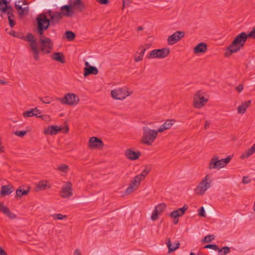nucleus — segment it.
I'll use <instances>...</instances> for the list:
<instances>
[{
    "label": "nucleus",
    "mask_w": 255,
    "mask_h": 255,
    "mask_svg": "<svg viewBox=\"0 0 255 255\" xmlns=\"http://www.w3.org/2000/svg\"><path fill=\"white\" fill-rule=\"evenodd\" d=\"M61 14L62 16H65L70 17L73 15L74 12L72 10V6L71 4H66L61 7Z\"/></svg>",
    "instance_id": "dca6fc26"
},
{
    "label": "nucleus",
    "mask_w": 255,
    "mask_h": 255,
    "mask_svg": "<svg viewBox=\"0 0 255 255\" xmlns=\"http://www.w3.org/2000/svg\"><path fill=\"white\" fill-rule=\"evenodd\" d=\"M149 47V45L147 44H146L144 45H141L138 48V50H140V52L139 53V54L141 55V56L143 57V55L144 54V52L146 51V50Z\"/></svg>",
    "instance_id": "e433bc0d"
},
{
    "label": "nucleus",
    "mask_w": 255,
    "mask_h": 255,
    "mask_svg": "<svg viewBox=\"0 0 255 255\" xmlns=\"http://www.w3.org/2000/svg\"><path fill=\"white\" fill-rule=\"evenodd\" d=\"M246 36L247 38L255 39V26L254 27L252 30L248 33H246Z\"/></svg>",
    "instance_id": "c03bdc74"
},
{
    "label": "nucleus",
    "mask_w": 255,
    "mask_h": 255,
    "mask_svg": "<svg viewBox=\"0 0 255 255\" xmlns=\"http://www.w3.org/2000/svg\"><path fill=\"white\" fill-rule=\"evenodd\" d=\"M32 109L33 112L34 113L36 114V116H35L37 118H38L39 116H38V115L41 114V112L40 111H39L37 108Z\"/></svg>",
    "instance_id": "4d7b16f0"
},
{
    "label": "nucleus",
    "mask_w": 255,
    "mask_h": 255,
    "mask_svg": "<svg viewBox=\"0 0 255 255\" xmlns=\"http://www.w3.org/2000/svg\"><path fill=\"white\" fill-rule=\"evenodd\" d=\"M125 155L129 160H135L139 158L141 152L139 151L135 152L131 148H128L125 151Z\"/></svg>",
    "instance_id": "ddd939ff"
},
{
    "label": "nucleus",
    "mask_w": 255,
    "mask_h": 255,
    "mask_svg": "<svg viewBox=\"0 0 255 255\" xmlns=\"http://www.w3.org/2000/svg\"><path fill=\"white\" fill-rule=\"evenodd\" d=\"M148 175V173H146V172H145L144 171H142V172L138 174V175H137L136 176L139 178L140 179V180L141 181L143 180L144 179V178L146 177V176Z\"/></svg>",
    "instance_id": "de8ad7c7"
},
{
    "label": "nucleus",
    "mask_w": 255,
    "mask_h": 255,
    "mask_svg": "<svg viewBox=\"0 0 255 255\" xmlns=\"http://www.w3.org/2000/svg\"><path fill=\"white\" fill-rule=\"evenodd\" d=\"M0 10L2 12H6L7 10V5H5L4 7H0Z\"/></svg>",
    "instance_id": "69168bd1"
},
{
    "label": "nucleus",
    "mask_w": 255,
    "mask_h": 255,
    "mask_svg": "<svg viewBox=\"0 0 255 255\" xmlns=\"http://www.w3.org/2000/svg\"><path fill=\"white\" fill-rule=\"evenodd\" d=\"M14 190L13 186L11 184L2 186L0 192L1 196L10 195Z\"/></svg>",
    "instance_id": "f3484780"
},
{
    "label": "nucleus",
    "mask_w": 255,
    "mask_h": 255,
    "mask_svg": "<svg viewBox=\"0 0 255 255\" xmlns=\"http://www.w3.org/2000/svg\"><path fill=\"white\" fill-rule=\"evenodd\" d=\"M151 167L149 165H145L143 171L147 173L148 174L151 171Z\"/></svg>",
    "instance_id": "6e6d98bb"
},
{
    "label": "nucleus",
    "mask_w": 255,
    "mask_h": 255,
    "mask_svg": "<svg viewBox=\"0 0 255 255\" xmlns=\"http://www.w3.org/2000/svg\"><path fill=\"white\" fill-rule=\"evenodd\" d=\"M247 39L246 33L245 32H242L237 35L228 47L227 49L230 52V54L240 50L244 46Z\"/></svg>",
    "instance_id": "7ed1b4c3"
},
{
    "label": "nucleus",
    "mask_w": 255,
    "mask_h": 255,
    "mask_svg": "<svg viewBox=\"0 0 255 255\" xmlns=\"http://www.w3.org/2000/svg\"><path fill=\"white\" fill-rule=\"evenodd\" d=\"M26 132L27 131L25 130L16 131L14 132V134L19 137H23L26 134Z\"/></svg>",
    "instance_id": "3c124183"
},
{
    "label": "nucleus",
    "mask_w": 255,
    "mask_h": 255,
    "mask_svg": "<svg viewBox=\"0 0 255 255\" xmlns=\"http://www.w3.org/2000/svg\"><path fill=\"white\" fill-rule=\"evenodd\" d=\"M204 248L205 249H212L216 251V250H218V246L216 245H213V244H208L206 245Z\"/></svg>",
    "instance_id": "8fccbe9b"
},
{
    "label": "nucleus",
    "mask_w": 255,
    "mask_h": 255,
    "mask_svg": "<svg viewBox=\"0 0 255 255\" xmlns=\"http://www.w3.org/2000/svg\"><path fill=\"white\" fill-rule=\"evenodd\" d=\"M210 124V123L209 121H205L204 129H207L209 128Z\"/></svg>",
    "instance_id": "0e129e2a"
},
{
    "label": "nucleus",
    "mask_w": 255,
    "mask_h": 255,
    "mask_svg": "<svg viewBox=\"0 0 255 255\" xmlns=\"http://www.w3.org/2000/svg\"><path fill=\"white\" fill-rule=\"evenodd\" d=\"M62 104L70 106L76 105L79 102V97L74 93H67L63 98H58Z\"/></svg>",
    "instance_id": "39448f33"
},
{
    "label": "nucleus",
    "mask_w": 255,
    "mask_h": 255,
    "mask_svg": "<svg viewBox=\"0 0 255 255\" xmlns=\"http://www.w3.org/2000/svg\"><path fill=\"white\" fill-rule=\"evenodd\" d=\"M20 3V4H22L23 5H27L28 4V2H27L26 0H18L17 3Z\"/></svg>",
    "instance_id": "680f3d73"
},
{
    "label": "nucleus",
    "mask_w": 255,
    "mask_h": 255,
    "mask_svg": "<svg viewBox=\"0 0 255 255\" xmlns=\"http://www.w3.org/2000/svg\"><path fill=\"white\" fill-rule=\"evenodd\" d=\"M158 132V129L155 130L147 127H143L141 142L147 145H151L156 138Z\"/></svg>",
    "instance_id": "20e7f679"
},
{
    "label": "nucleus",
    "mask_w": 255,
    "mask_h": 255,
    "mask_svg": "<svg viewBox=\"0 0 255 255\" xmlns=\"http://www.w3.org/2000/svg\"><path fill=\"white\" fill-rule=\"evenodd\" d=\"M72 7L80 11H83L85 9V5L84 3L81 0H75L72 3H71Z\"/></svg>",
    "instance_id": "5701e85b"
},
{
    "label": "nucleus",
    "mask_w": 255,
    "mask_h": 255,
    "mask_svg": "<svg viewBox=\"0 0 255 255\" xmlns=\"http://www.w3.org/2000/svg\"><path fill=\"white\" fill-rule=\"evenodd\" d=\"M188 208V206L187 205H184L182 208H179L177 210L173 211V212H176V214H179V216H182L185 214Z\"/></svg>",
    "instance_id": "7c9ffc66"
},
{
    "label": "nucleus",
    "mask_w": 255,
    "mask_h": 255,
    "mask_svg": "<svg viewBox=\"0 0 255 255\" xmlns=\"http://www.w3.org/2000/svg\"><path fill=\"white\" fill-rule=\"evenodd\" d=\"M39 100L43 103L45 104H49L51 102V98L48 97H45L43 98H39Z\"/></svg>",
    "instance_id": "49530a36"
},
{
    "label": "nucleus",
    "mask_w": 255,
    "mask_h": 255,
    "mask_svg": "<svg viewBox=\"0 0 255 255\" xmlns=\"http://www.w3.org/2000/svg\"><path fill=\"white\" fill-rule=\"evenodd\" d=\"M88 62L94 65H97V62L94 59H89Z\"/></svg>",
    "instance_id": "bf43d9fd"
},
{
    "label": "nucleus",
    "mask_w": 255,
    "mask_h": 255,
    "mask_svg": "<svg viewBox=\"0 0 255 255\" xmlns=\"http://www.w3.org/2000/svg\"><path fill=\"white\" fill-rule=\"evenodd\" d=\"M175 122V121L173 119L166 120L164 123L158 128V131L162 132L165 130L169 129Z\"/></svg>",
    "instance_id": "aec40b11"
},
{
    "label": "nucleus",
    "mask_w": 255,
    "mask_h": 255,
    "mask_svg": "<svg viewBox=\"0 0 255 255\" xmlns=\"http://www.w3.org/2000/svg\"><path fill=\"white\" fill-rule=\"evenodd\" d=\"M7 13L8 14V19L9 21V26L11 27H13L15 24L14 20L12 18V17H14V15L13 14L12 12L10 11H7Z\"/></svg>",
    "instance_id": "72a5a7b5"
},
{
    "label": "nucleus",
    "mask_w": 255,
    "mask_h": 255,
    "mask_svg": "<svg viewBox=\"0 0 255 255\" xmlns=\"http://www.w3.org/2000/svg\"><path fill=\"white\" fill-rule=\"evenodd\" d=\"M208 168L209 169L220 168L219 158L218 156H215L211 158L208 165Z\"/></svg>",
    "instance_id": "412c9836"
},
{
    "label": "nucleus",
    "mask_w": 255,
    "mask_h": 255,
    "mask_svg": "<svg viewBox=\"0 0 255 255\" xmlns=\"http://www.w3.org/2000/svg\"><path fill=\"white\" fill-rule=\"evenodd\" d=\"M66 38L69 41L74 40L76 37V34L72 31H66L65 33Z\"/></svg>",
    "instance_id": "c85d7f7f"
},
{
    "label": "nucleus",
    "mask_w": 255,
    "mask_h": 255,
    "mask_svg": "<svg viewBox=\"0 0 255 255\" xmlns=\"http://www.w3.org/2000/svg\"><path fill=\"white\" fill-rule=\"evenodd\" d=\"M210 179L208 174L206 175L204 179H203L195 189L194 191L197 195H203L206 191L210 187V182H208Z\"/></svg>",
    "instance_id": "0eeeda50"
},
{
    "label": "nucleus",
    "mask_w": 255,
    "mask_h": 255,
    "mask_svg": "<svg viewBox=\"0 0 255 255\" xmlns=\"http://www.w3.org/2000/svg\"><path fill=\"white\" fill-rule=\"evenodd\" d=\"M205 210H206V211L208 215L211 216H215V213L214 212V211L213 209V208H211V207H210L209 206H206Z\"/></svg>",
    "instance_id": "79ce46f5"
},
{
    "label": "nucleus",
    "mask_w": 255,
    "mask_h": 255,
    "mask_svg": "<svg viewBox=\"0 0 255 255\" xmlns=\"http://www.w3.org/2000/svg\"><path fill=\"white\" fill-rule=\"evenodd\" d=\"M8 2L7 0H0V5L2 4H5V5H7Z\"/></svg>",
    "instance_id": "e2e57ef3"
},
{
    "label": "nucleus",
    "mask_w": 255,
    "mask_h": 255,
    "mask_svg": "<svg viewBox=\"0 0 255 255\" xmlns=\"http://www.w3.org/2000/svg\"><path fill=\"white\" fill-rule=\"evenodd\" d=\"M207 101L208 99L204 98L201 91H197L194 96L193 105L195 108L200 109L203 107Z\"/></svg>",
    "instance_id": "1a4fd4ad"
},
{
    "label": "nucleus",
    "mask_w": 255,
    "mask_h": 255,
    "mask_svg": "<svg viewBox=\"0 0 255 255\" xmlns=\"http://www.w3.org/2000/svg\"><path fill=\"white\" fill-rule=\"evenodd\" d=\"M244 89V86L243 84H239L238 86L235 88V89L239 93H241Z\"/></svg>",
    "instance_id": "864d4df0"
},
{
    "label": "nucleus",
    "mask_w": 255,
    "mask_h": 255,
    "mask_svg": "<svg viewBox=\"0 0 255 255\" xmlns=\"http://www.w3.org/2000/svg\"><path fill=\"white\" fill-rule=\"evenodd\" d=\"M22 115L24 118H28L36 116V114L34 113L31 109L30 110L24 112L22 114Z\"/></svg>",
    "instance_id": "c9c22d12"
},
{
    "label": "nucleus",
    "mask_w": 255,
    "mask_h": 255,
    "mask_svg": "<svg viewBox=\"0 0 255 255\" xmlns=\"http://www.w3.org/2000/svg\"><path fill=\"white\" fill-rule=\"evenodd\" d=\"M0 255H7L6 252L3 248L0 246Z\"/></svg>",
    "instance_id": "052dcab7"
},
{
    "label": "nucleus",
    "mask_w": 255,
    "mask_h": 255,
    "mask_svg": "<svg viewBox=\"0 0 255 255\" xmlns=\"http://www.w3.org/2000/svg\"><path fill=\"white\" fill-rule=\"evenodd\" d=\"M232 158V156L231 155H229L226 158L219 159L220 168L225 167L230 161Z\"/></svg>",
    "instance_id": "c756f323"
},
{
    "label": "nucleus",
    "mask_w": 255,
    "mask_h": 255,
    "mask_svg": "<svg viewBox=\"0 0 255 255\" xmlns=\"http://www.w3.org/2000/svg\"><path fill=\"white\" fill-rule=\"evenodd\" d=\"M38 118H40L41 119H42L43 120H44L46 121L50 120V116H49L48 115H40V116H38Z\"/></svg>",
    "instance_id": "603ef678"
},
{
    "label": "nucleus",
    "mask_w": 255,
    "mask_h": 255,
    "mask_svg": "<svg viewBox=\"0 0 255 255\" xmlns=\"http://www.w3.org/2000/svg\"><path fill=\"white\" fill-rule=\"evenodd\" d=\"M61 12L48 10L38 15L36 17L37 32L39 35L43 34L50 25H55L60 22L62 19Z\"/></svg>",
    "instance_id": "f03ea898"
},
{
    "label": "nucleus",
    "mask_w": 255,
    "mask_h": 255,
    "mask_svg": "<svg viewBox=\"0 0 255 255\" xmlns=\"http://www.w3.org/2000/svg\"><path fill=\"white\" fill-rule=\"evenodd\" d=\"M208 49L207 44L204 42H201L197 45L194 48L195 54L205 53Z\"/></svg>",
    "instance_id": "6ab92c4d"
},
{
    "label": "nucleus",
    "mask_w": 255,
    "mask_h": 255,
    "mask_svg": "<svg viewBox=\"0 0 255 255\" xmlns=\"http://www.w3.org/2000/svg\"><path fill=\"white\" fill-rule=\"evenodd\" d=\"M47 180L40 181L36 185V186L35 188V191L38 192V191L45 190L47 186Z\"/></svg>",
    "instance_id": "a878e982"
},
{
    "label": "nucleus",
    "mask_w": 255,
    "mask_h": 255,
    "mask_svg": "<svg viewBox=\"0 0 255 255\" xmlns=\"http://www.w3.org/2000/svg\"><path fill=\"white\" fill-rule=\"evenodd\" d=\"M30 191V188L28 187L27 190L21 189L19 187L16 190L15 197L16 198H21L23 195H26L28 194Z\"/></svg>",
    "instance_id": "bb28decb"
},
{
    "label": "nucleus",
    "mask_w": 255,
    "mask_h": 255,
    "mask_svg": "<svg viewBox=\"0 0 255 255\" xmlns=\"http://www.w3.org/2000/svg\"><path fill=\"white\" fill-rule=\"evenodd\" d=\"M84 76L87 77L91 74L96 75L98 73V69L95 66H91L88 62H85Z\"/></svg>",
    "instance_id": "4468645a"
},
{
    "label": "nucleus",
    "mask_w": 255,
    "mask_h": 255,
    "mask_svg": "<svg viewBox=\"0 0 255 255\" xmlns=\"http://www.w3.org/2000/svg\"><path fill=\"white\" fill-rule=\"evenodd\" d=\"M57 169L61 172L67 173L69 170V166L65 164H62L57 167Z\"/></svg>",
    "instance_id": "2f4dec72"
},
{
    "label": "nucleus",
    "mask_w": 255,
    "mask_h": 255,
    "mask_svg": "<svg viewBox=\"0 0 255 255\" xmlns=\"http://www.w3.org/2000/svg\"><path fill=\"white\" fill-rule=\"evenodd\" d=\"M51 58L54 60L59 62L61 63H66L65 56L62 52H54L51 55Z\"/></svg>",
    "instance_id": "4be33fe9"
},
{
    "label": "nucleus",
    "mask_w": 255,
    "mask_h": 255,
    "mask_svg": "<svg viewBox=\"0 0 255 255\" xmlns=\"http://www.w3.org/2000/svg\"><path fill=\"white\" fill-rule=\"evenodd\" d=\"M167 246L168 249V253L174 252L177 249H178L180 247V243L179 242H177V243L175 244L176 246L174 247H172V245L171 243V240L170 238H167Z\"/></svg>",
    "instance_id": "393cba45"
},
{
    "label": "nucleus",
    "mask_w": 255,
    "mask_h": 255,
    "mask_svg": "<svg viewBox=\"0 0 255 255\" xmlns=\"http://www.w3.org/2000/svg\"><path fill=\"white\" fill-rule=\"evenodd\" d=\"M185 35L184 31H177L171 35L169 36L167 38L168 44L173 45L181 39Z\"/></svg>",
    "instance_id": "f8f14e48"
},
{
    "label": "nucleus",
    "mask_w": 255,
    "mask_h": 255,
    "mask_svg": "<svg viewBox=\"0 0 255 255\" xmlns=\"http://www.w3.org/2000/svg\"><path fill=\"white\" fill-rule=\"evenodd\" d=\"M39 36V49L38 48V43L32 33H28L25 39L27 41L30 42L29 45L30 48V51L36 61H38L40 59V52L42 54L46 55L50 53L53 49V42L50 38L44 36L43 34Z\"/></svg>",
    "instance_id": "f257e3e1"
},
{
    "label": "nucleus",
    "mask_w": 255,
    "mask_h": 255,
    "mask_svg": "<svg viewBox=\"0 0 255 255\" xmlns=\"http://www.w3.org/2000/svg\"><path fill=\"white\" fill-rule=\"evenodd\" d=\"M0 211L10 219H13L16 217L15 214L12 213L8 207L4 206L3 203L1 202H0Z\"/></svg>",
    "instance_id": "a211bd4d"
},
{
    "label": "nucleus",
    "mask_w": 255,
    "mask_h": 255,
    "mask_svg": "<svg viewBox=\"0 0 255 255\" xmlns=\"http://www.w3.org/2000/svg\"><path fill=\"white\" fill-rule=\"evenodd\" d=\"M170 54L169 48L154 49L152 50L147 55V58H164Z\"/></svg>",
    "instance_id": "6e6552de"
},
{
    "label": "nucleus",
    "mask_w": 255,
    "mask_h": 255,
    "mask_svg": "<svg viewBox=\"0 0 255 255\" xmlns=\"http://www.w3.org/2000/svg\"><path fill=\"white\" fill-rule=\"evenodd\" d=\"M53 219L55 220H63L64 219H66L67 218V215H63L61 214H54L53 216Z\"/></svg>",
    "instance_id": "a19ab883"
},
{
    "label": "nucleus",
    "mask_w": 255,
    "mask_h": 255,
    "mask_svg": "<svg viewBox=\"0 0 255 255\" xmlns=\"http://www.w3.org/2000/svg\"><path fill=\"white\" fill-rule=\"evenodd\" d=\"M166 207V205L164 203L158 204L155 208V209L158 211V213L161 214Z\"/></svg>",
    "instance_id": "473e14b6"
},
{
    "label": "nucleus",
    "mask_w": 255,
    "mask_h": 255,
    "mask_svg": "<svg viewBox=\"0 0 255 255\" xmlns=\"http://www.w3.org/2000/svg\"><path fill=\"white\" fill-rule=\"evenodd\" d=\"M219 252H223L224 254L226 255L230 252V248L228 247H224L222 249H220L218 247V250H216Z\"/></svg>",
    "instance_id": "37998d69"
},
{
    "label": "nucleus",
    "mask_w": 255,
    "mask_h": 255,
    "mask_svg": "<svg viewBox=\"0 0 255 255\" xmlns=\"http://www.w3.org/2000/svg\"><path fill=\"white\" fill-rule=\"evenodd\" d=\"M142 59H143V56H141V55H139V56H138L137 57L135 56L134 60L135 62H138L140 61H142Z\"/></svg>",
    "instance_id": "13d9d810"
},
{
    "label": "nucleus",
    "mask_w": 255,
    "mask_h": 255,
    "mask_svg": "<svg viewBox=\"0 0 255 255\" xmlns=\"http://www.w3.org/2000/svg\"><path fill=\"white\" fill-rule=\"evenodd\" d=\"M251 104V100H249L248 101L245 102L244 103H242L237 108L238 113L240 114H244L246 112L247 108L250 106Z\"/></svg>",
    "instance_id": "b1692460"
},
{
    "label": "nucleus",
    "mask_w": 255,
    "mask_h": 255,
    "mask_svg": "<svg viewBox=\"0 0 255 255\" xmlns=\"http://www.w3.org/2000/svg\"><path fill=\"white\" fill-rule=\"evenodd\" d=\"M137 189L134 186L131 185L130 183L128 185V187L125 190V193L127 195H129L131 193L133 192Z\"/></svg>",
    "instance_id": "f704fd0d"
},
{
    "label": "nucleus",
    "mask_w": 255,
    "mask_h": 255,
    "mask_svg": "<svg viewBox=\"0 0 255 255\" xmlns=\"http://www.w3.org/2000/svg\"><path fill=\"white\" fill-rule=\"evenodd\" d=\"M198 215L202 217H205L206 216L205 209L203 207L200 208L198 211Z\"/></svg>",
    "instance_id": "09e8293b"
},
{
    "label": "nucleus",
    "mask_w": 255,
    "mask_h": 255,
    "mask_svg": "<svg viewBox=\"0 0 255 255\" xmlns=\"http://www.w3.org/2000/svg\"><path fill=\"white\" fill-rule=\"evenodd\" d=\"M249 182V180L248 179V177H244L243 179V183H248Z\"/></svg>",
    "instance_id": "774afa93"
},
{
    "label": "nucleus",
    "mask_w": 255,
    "mask_h": 255,
    "mask_svg": "<svg viewBox=\"0 0 255 255\" xmlns=\"http://www.w3.org/2000/svg\"><path fill=\"white\" fill-rule=\"evenodd\" d=\"M142 181L136 175L130 181V184L134 186L137 189L139 188Z\"/></svg>",
    "instance_id": "cd10ccee"
},
{
    "label": "nucleus",
    "mask_w": 255,
    "mask_h": 255,
    "mask_svg": "<svg viewBox=\"0 0 255 255\" xmlns=\"http://www.w3.org/2000/svg\"><path fill=\"white\" fill-rule=\"evenodd\" d=\"M14 7L18 11V14L20 16H22V15L24 14V13L23 10V8L22 7L21 5H18L17 3V2H15Z\"/></svg>",
    "instance_id": "ea45409f"
},
{
    "label": "nucleus",
    "mask_w": 255,
    "mask_h": 255,
    "mask_svg": "<svg viewBox=\"0 0 255 255\" xmlns=\"http://www.w3.org/2000/svg\"><path fill=\"white\" fill-rule=\"evenodd\" d=\"M170 217L173 218V223L174 224H177L178 223L179 219L178 217L179 214H176V212H172L170 213L169 215Z\"/></svg>",
    "instance_id": "4c0bfd02"
},
{
    "label": "nucleus",
    "mask_w": 255,
    "mask_h": 255,
    "mask_svg": "<svg viewBox=\"0 0 255 255\" xmlns=\"http://www.w3.org/2000/svg\"><path fill=\"white\" fill-rule=\"evenodd\" d=\"M72 184L71 182H67L62 187L60 196L63 198H68L73 195Z\"/></svg>",
    "instance_id": "9b49d317"
},
{
    "label": "nucleus",
    "mask_w": 255,
    "mask_h": 255,
    "mask_svg": "<svg viewBox=\"0 0 255 255\" xmlns=\"http://www.w3.org/2000/svg\"><path fill=\"white\" fill-rule=\"evenodd\" d=\"M159 215H160V214L158 213V211H156V210L154 209V211L153 212V213L152 214V215L151 217V219L152 221L156 220L158 218Z\"/></svg>",
    "instance_id": "a18cd8bd"
},
{
    "label": "nucleus",
    "mask_w": 255,
    "mask_h": 255,
    "mask_svg": "<svg viewBox=\"0 0 255 255\" xmlns=\"http://www.w3.org/2000/svg\"><path fill=\"white\" fill-rule=\"evenodd\" d=\"M103 146L104 143L103 141L101 139L97 137H92L90 138L89 140L88 146L90 148H98L100 147H102Z\"/></svg>",
    "instance_id": "2eb2a0df"
},
{
    "label": "nucleus",
    "mask_w": 255,
    "mask_h": 255,
    "mask_svg": "<svg viewBox=\"0 0 255 255\" xmlns=\"http://www.w3.org/2000/svg\"><path fill=\"white\" fill-rule=\"evenodd\" d=\"M96 1L101 4H108L109 3V0H96Z\"/></svg>",
    "instance_id": "5fc2aeb1"
},
{
    "label": "nucleus",
    "mask_w": 255,
    "mask_h": 255,
    "mask_svg": "<svg viewBox=\"0 0 255 255\" xmlns=\"http://www.w3.org/2000/svg\"><path fill=\"white\" fill-rule=\"evenodd\" d=\"M74 255H82L79 249H76L74 253Z\"/></svg>",
    "instance_id": "338daca9"
},
{
    "label": "nucleus",
    "mask_w": 255,
    "mask_h": 255,
    "mask_svg": "<svg viewBox=\"0 0 255 255\" xmlns=\"http://www.w3.org/2000/svg\"><path fill=\"white\" fill-rule=\"evenodd\" d=\"M111 94L114 99L122 100L129 96L131 93L123 88H119L112 90Z\"/></svg>",
    "instance_id": "9d476101"
},
{
    "label": "nucleus",
    "mask_w": 255,
    "mask_h": 255,
    "mask_svg": "<svg viewBox=\"0 0 255 255\" xmlns=\"http://www.w3.org/2000/svg\"><path fill=\"white\" fill-rule=\"evenodd\" d=\"M215 236L214 235H209L205 236L202 240V243H209L212 240H214Z\"/></svg>",
    "instance_id": "58836bf2"
},
{
    "label": "nucleus",
    "mask_w": 255,
    "mask_h": 255,
    "mask_svg": "<svg viewBox=\"0 0 255 255\" xmlns=\"http://www.w3.org/2000/svg\"><path fill=\"white\" fill-rule=\"evenodd\" d=\"M63 131L64 133H67L69 131V127L66 122L65 123V127L62 128L57 126H50L44 128L43 133L45 135H55L58 132Z\"/></svg>",
    "instance_id": "423d86ee"
}]
</instances>
